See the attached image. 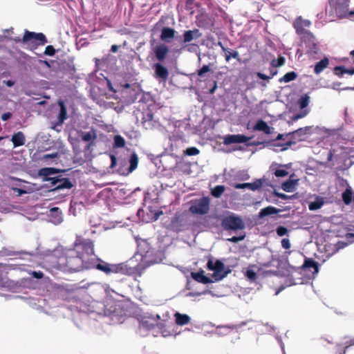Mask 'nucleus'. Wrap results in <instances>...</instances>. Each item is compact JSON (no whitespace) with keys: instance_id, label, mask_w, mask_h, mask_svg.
I'll use <instances>...</instances> for the list:
<instances>
[{"instance_id":"46","label":"nucleus","mask_w":354,"mask_h":354,"mask_svg":"<svg viewBox=\"0 0 354 354\" xmlns=\"http://www.w3.org/2000/svg\"><path fill=\"white\" fill-rule=\"evenodd\" d=\"M276 232L279 236H283L288 232V230L286 227L279 225L277 227Z\"/></svg>"},{"instance_id":"58","label":"nucleus","mask_w":354,"mask_h":354,"mask_svg":"<svg viewBox=\"0 0 354 354\" xmlns=\"http://www.w3.org/2000/svg\"><path fill=\"white\" fill-rule=\"evenodd\" d=\"M209 71V66L208 65H203L202 68H201V75L207 73Z\"/></svg>"},{"instance_id":"26","label":"nucleus","mask_w":354,"mask_h":354,"mask_svg":"<svg viewBox=\"0 0 354 354\" xmlns=\"http://www.w3.org/2000/svg\"><path fill=\"white\" fill-rule=\"evenodd\" d=\"M198 36V30L197 29H194L193 30H186L183 34V42L185 44L189 43L194 39L197 38Z\"/></svg>"},{"instance_id":"59","label":"nucleus","mask_w":354,"mask_h":354,"mask_svg":"<svg viewBox=\"0 0 354 354\" xmlns=\"http://www.w3.org/2000/svg\"><path fill=\"white\" fill-rule=\"evenodd\" d=\"M192 274V278H193L195 281H196L199 282V271H198V272H192V274Z\"/></svg>"},{"instance_id":"40","label":"nucleus","mask_w":354,"mask_h":354,"mask_svg":"<svg viewBox=\"0 0 354 354\" xmlns=\"http://www.w3.org/2000/svg\"><path fill=\"white\" fill-rule=\"evenodd\" d=\"M59 104L61 107L59 114V120L61 122H63L64 120L67 118V111L64 102H62Z\"/></svg>"},{"instance_id":"4","label":"nucleus","mask_w":354,"mask_h":354,"mask_svg":"<svg viewBox=\"0 0 354 354\" xmlns=\"http://www.w3.org/2000/svg\"><path fill=\"white\" fill-rule=\"evenodd\" d=\"M48 42L45 35L42 32H35L25 30L22 38V43L27 45V48L34 51L38 46H43Z\"/></svg>"},{"instance_id":"13","label":"nucleus","mask_w":354,"mask_h":354,"mask_svg":"<svg viewBox=\"0 0 354 354\" xmlns=\"http://www.w3.org/2000/svg\"><path fill=\"white\" fill-rule=\"evenodd\" d=\"M263 186V180L257 179L253 183H235L232 187L235 189H245L248 188L252 191L259 189Z\"/></svg>"},{"instance_id":"16","label":"nucleus","mask_w":354,"mask_h":354,"mask_svg":"<svg viewBox=\"0 0 354 354\" xmlns=\"http://www.w3.org/2000/svg\"><path fill=\"white\" fill-rule=\"evenodd\" d=\"M295 174H292L290 176V178L286 181L283 182L281 184V188L283 191L286 192H294L296 189V186L298 184V179H295Z\"/></svg>"},{"instance_id":"37","label":"nucleus","mask_w":354,"mask_h":354,"mask_svg":"<svg viewBox=\"0 0 354 354\" xmlns=\"http://www.w3.org/2000/svg\"><path fill=\"white\" fill-rule=\"evenodd\" d=\"M310 102V97L308 95V94H304L300 97V98L298 100V104L299 106V108L303 109L306 108Z\"/></svg>"},{"instance_id":"15","label":"nucleus","mask_w":354,"mask_h":354,"mask_svg":"<svg viewBox=\"0 0 354 354\" xmlns=\"http://www.w3.org/2000/svg\"><path fill=\"white\" fill-rule=\"evenodd\" d=\"M153 52L156 58L159 62H162L169 53V48L165 44H159L153 48Z\"/></svg>"},{"instance_id":"31","label":"nucleus","mask_w":354,"mask_h":354,"mask_svg":"<svg viewBox=\"0 0 354 354\" xmlns=\"http://www.w3.org/2000/svg\"><path fill=\"white\" fill-rule=\"evenodd\" d=\"M129 163L130 166L129 167V172H132L133 170H135L138 164V157L136 153L133 152L131 154L130 158H129Z\"/></svg>"},{"instance_id":"28","label":"nucleus","mask_w":354,"mask_h":354,"mask_svg":"<svg viewBox=\"0 0 354 354\" xmlns=\"http://www.w3.org/2000/svg\"><path fill=\"white\" fill-rule=\"evenodd\" d=\"M176 318V324L179 326H183L187 324L190 321V317L185 314H180V313H176L174 314Z\"/></svg>"},{"instance_id":"5","label":"nucleus","mask_w":354,"mask_h":354,"mask_svg":"<svg viewBox=\"0 0 354 354\" xmlns=\"http://www.w3.org/2000/svg\"><path fill=\"white\" fill-rule=\"evenodd\" d=\"M221 225L225 230H241L245 227L243 219L234 214L224 217Z\"/></svg>"},{"instance_id":"20","label":"nucleus","mask_w":354,"mask_h":354,"mask_svg":"<svg viewBox=\"0 0 354 354\" xmlns=\"http://www.w3.org/2000/svg\"><path fill=\"white\" fill-rule=\"evenodd\" d=\"M254 131H263L266 134H271L273 128L268 126V124L263 120H259L255 125L253 127Z\"/></svg>"},{"instance_id":"3","label":"nucleus","mask_w":354,"mask_h":354,"mask_svg":"<svg viewBox=\"0 0 354 354\" xmlns=\"http://www.w3.org/2000/svg\"><path fill=\"white\" fill-rule=\"evenodd\" d=\"M91 261L93 263L91 268H95L106 274L128 273V268L124 263L111 264L100 259H95L93 256L91 257Z\"/></svg>"},{"instance_id":"6","label":"nucleus","mask_w":354,"mask_h":354,"mask_svg":"<svg viewBox=\"0 0 354 354\" xmlns=\"http://www.w3.org/2000/svg\"><path fill=\"white\" fill-rule=\"evenodd\" d=\"M193 223H194L188 218L187 214L182 213L172 218L170 226L174 230L179 232L188 228V227Z\"/></svg>"},{"instance_id":"17","label":"nucleus","mask_w":354,"mask_h":354,"mask_svg":"<svg viewBox=\"0 0 354 354\" xmlns=\"http://www.w3.org/2000/svg\"><path fill=\"white\" fill-rule=\"evenodd\" d=\"M301 270H312L313 274H317L319 272V264L317 261L310 258L305 257L304 262L300 267Z\"/></svg>"},{"instance_id":"57","label":"nucleus","mask_w":354,"mask_h":354,"mask_svg":"<svg viewBox=\"0 0 354 354\" xmlns=\"http://www.w3.org/2000/svg\"><path fill=\"white\" fill-rule=\"evenodd\" d=\"M12 117V113L10 112L4 113L1 115V118L3 121H7Z\"/></svg>"},{"instance_id":"36","label":"nucleus","mask_w":354,"mask_h":354,"mask_svg":"<svg viewBox=\"0 0 354 354\" xmlns=\"http://www.w3.org/2000/svg\"><path fill=\"white\" fill-rule=\"evenodd\" d=\"M225 189L224 185H216L212 189L211 194L215 198H220Z\"/></svg>"},{"instance_id":"35","label":"nucleus","mask_w":354,"mask_h":354,"mask_svg":"<svg viewBox=\"0 0 354 354\" xmlns=\"http://www.w3.org/2000/svg\"><path fill=\"white\" fill-rule=\"evenodd\" d=\"M114 143H113V147L114 148H122L125 146V140L122 136L120 135H116L114 136Z\"/></svg>"},{"instance_id":"21","label":"nucleus","mask_w":354,"mask_h":354,"mask_svg":"<svg viewBox=\"0 0 354 354\" xmlns=\"http://www.w3.org/2000/svg\"><path fill=\"white\" fill-rule=\"evenodd\" d=\"M11 140L13 143L14 147H17L23 146L25 144L26 138L23 132L18 131L13 134Z\"/></svg>"},{"instance_id":"54","label":"nucleus","mask_w":354,"mask_h":354,"mask_svg":"<svg viewBox=\"0 0 354 354\" xmlns=\"http://www.w3.org/2000/svg\"><path fill=\"white\" fill-rule=\"evenodd\" d=\"M281 246L284 249H290V243L288 239H283L281 240Z\"/></svg>"},{"instance_id":"14","label":"nucleus","mask_w":354,"mask_h":354,"mask_svg":"<svg viewBox=\"0 0 354 354\" xmlns=\"http://www.w3.org/2000/svg\"><path fill=\"white\" fill-rule=\"evenodd\" d=\"M250 138L245 135H228L224 138L223 142L225 145H231L234 143H244L248 141Z\"/></svg>"},{"instance_id":"55","label":"nucleus","mask_w":354,"mask_h":354,"mask_svg":"<svg viewBox=\"0 0 354 354\" xmlns=\"http://www.w3.org/2000/svg\"><path fill=\"white\" fill-rule=\"evenodd\" d=\"M245 238V235L239 236H232L230 239H228V241L232 243H237L239 241H241L243 240Z\"/></svg>"},{"instance_id":"25","label":"nucleus","mask_w":354,"mask_h":354,"mask_svg":"<svg viewBox=\"0 0 354 354\" xmlns=\"http://www.w3.org/2000/svg\"><path fill=\"white\" fill-rule=\"evenodd\" d=\"M59 170L53 167H45L39 169V175L44 177V180H46V178H50V176L59 173Z\"/></svg>"},{"instance_id":"39","label":"nucleus","mask_w":354,"mask_h":354,"mask_svg":"<svg viewBox=\"0 0 354 354\" xmlns=\"http://www.w3.org/2000/svg\"><path fill=\"white\" fill-rule=\"evenodd\" d=\"M323 205L324 201H322V199H317L313 202H311L309 204L308 207L310 210L313 211L320 209L323 206Z\"/></svg>"},{"instance_id":"42","label":"nucleus","mask_w":354,"mask_h":354,"mask_svg":"<svg viewBox=\"0 0 354 354\" xmlns=\"http://www.w3.org/2000/svg\"><path fill=\"white\" fill-rule=\"evenodd\" d=\"M140 326L146 330H151L154 327V324L152 323H149V321L147 320L142 319L141 322H140Z\"/></svg>"},{"instance_id":"12","label":"nucleus","mask_w":354,"mask_h":354,"mask_svg":"<svg viewBox=\"0 0 354 354\" xmlns=\"http://www.w3.org/2000/svg\"><path fill=\"white\" fill-rule=\"evenodd\" d=\"M187 205L188 206L187 209H185L183 213L187 214L188 218L196 223L199 218V199L192 200Z\"/></svg>"},{"instance_id":"30","label":"nucleus","mask_w":354,"mask_h":354,"mask_svg":"<svg viewBox=\"0 0 354 354\" xmlns=\"http://www.w3.org/2000/svg\"><path fill=\"white\" fill-rule=\"evenodd\" d=\"M297 73L295 71L286 73L283 77L279 79L280 83H288L291 81L295 80L297 78Z\"/></svg>"},{"instance_id":"48","label":"nucleus","mask_w":354,"mask_h":354,"mask_svg":"<svg viewBox=\"0 0 354 354\" xmlns=\"http://www.w3.org/2000/svg\"><path fill=\"white\" fill-rule=\"evenodd\" d=\"M335 149H330L328 153V156H327V160L328 162H331L334 160H337V156L336 155H335Z\"/></svg>"},{"instance_id":"8","label":"nucleus","mask_w":354,"mask_h":354,"mask_svg":"<svg viewBox=\"0 0 354 354\" xmlns=\"http://www.w3.org/2000/svg\"><path fill=\"white\" fill-rule=\"evenodd\" d=\"M349 1L350 0H330L336 15L341 17H349V12L352 10L348 8Z\"/></svg>"},{"instance_id":"53","label":"nucleus","mask_w":354,"mask_h":354,"mask_svg":"<svg viewBox=\"0 0 354 354\" xmlns=\"http://www.w3.org/2000/svg\"><path fill=\"white\" fill-rule=\"evenodd\" d=\"M57 156H58L57 152L53 153H47V154H44L43 156L42 159L44 160H47L48 159H53V158H57Z\"/></svg>"},{"instance_id":"27","label":"nucleus","mask_w":354,"mask_h":354,"mask_svg":"<svg viewBox=\"0 0 354 354\" xmlns=\"http://www.w3.org/2000/svg\"><path fill=\"white\" fill-rule=\"evenodd\" d=\"M353 198V190L350 186H348L342 194V199L344 203L348 205L351 203Z\"/></svg>"},{"instance_id":"23","label":"nucleus","mask_w":354,"mask_h":354,"mask_svg":"<svg viewBox=\"0 0 354 354\" xmlns=\"http://www.w3.org/2000/svg\"><path fill=\"white\" fill-rule=\"evenodd\" d=\"M175 32L176 31L174 29L169 27H164L161 31L160 39L162 41H169L174 37Z\"/></svg>"},{"instance_id":"61","label":"nucleus","mask_w":354,"mask_h":354,"mask_svg":"<svg viewBox=\"0 0 354 354\" xmlns=\"http://www.w3.org/2000/svg\"><path fill=\"white\" fill-rule=\"evenodd\" d=\"M118 48H119L118 46H117V45H112L111 47V51L113 52V53H116V52H118Z\"/></svg>"},{"instance_id":"56","label":"nucleus","mask_w":354,"mask_h":354,"mask_svg":"<svg viewBox=\"0 0 354 354\" xmlns=\"http://www.w3.org/2000/svg\"><path fill=\"white\" fill-rule=\"evenodd\" d=\"M110 158H111V165H110V167H111V168H113V167H115L116 166V165H117V158H116V157H115L114 155H113V154H111V155H110Z\"/></svg>"},{"instance_id":"18","label":"nucleus","mask_w":354,"mask_h":354,"mask_svg":"<svg viewBox=\"0 0 354 354\" xmlns=\"http://www.w3.org/2000/svg\"><path fill=\"white\" fill-rule=\"evenodd\" d=\"M155 74L157 78L160 79L162 81H166L169 76V71L167 68L163 66L160 63L154 64Z\"/></svg>"},{"instance_id":"2","label":"nucleus","mask_w":354,"mask_h":354,"mask_svg":"<svg viewBox=\"0 0 354 354\" xmlns=\"http://www.w3.org/2000/svg\"><path fill=\"white\" fill-rule=\"evenodd\" d=\"M207 266V268L214 271V272L212 274V279H210L203 275V271L201 269V283H203L221 281L231 272V270L228 268H225L224 263L220 260H216L214 262L212 259H209Z\"/></svg>"},{"instance_id":"1","label":"nucleus","mask_w":354,"mask_h":354,"mask_svg":"<svg viewBox=\"0 0 354 354\" xmlns=\"http://www.w3.org/2000/svg\"><path fill=\"white\" fill-rule=\"evenodd\" d=\"M91 256H94V245L91 240L77 237L75 248L63 252L57 257L55 267L63 272H79L91 269L93 263Z\"/></svg>"},{"instance_id":"7","label":"nucleus","mask_w":354,"mask_h":354,"mask_svg":"<svg viewBox=\"0 0 354 354\" xmlns=\"http://www.w3.org/2000/svg\"><path fill=\"white\" fill-rule=\"evenodd\" d=\"M312 22L303 18L301 16L297 17L293 21L292 26L295 30L296 33L301 37L307 33L311 32L308 30V28L311 26Z\"/></svg>"},{"instance_id":"24","label":"nucleus","mask_w":354,"mask_h":354,"mask_svg":"<svg viewBox=\"0 0 354 354\" xmlns=\"http://www.w3.org/2000/svg\"><path fill=\"white\" fill-rule=\"evenodd\" d=\"M274 165H272L270 167V169L273 171V174L276 177L281 178V177H285L288 175V172L283 169V167H286V169L290 167V165H280L278 168L274 169Z\"/></svg>"},{"instance_id":"62","label":"nucleus","mask_w":354,"mask_h":354,"mask_svg":"<svg viewBox=\"0 0 354 354\" xmlns=\"http://www.w3.org/2000/svg\"><path fill=\"white\" fill-rule=\"evenodd\" d=\"M39 62L45 64L48 68H50V64H49V62L48 61H46V60H39Z\"/></svg>"},{"instance_id":"64","label":"nucleus","mask_w":354,"mask_h":354,"mask_svg":"<svg viewBox=\"0 0 354 354\" xmlns=\"http://www.w3.org/2000/svg\"><path fill=\"white\" fill-rule=\"evenodd\" d=\"M14 84H15L14 82L12 80H8L6 82V85L9 87L12 86L14 85Z\"/></svg>"},{"instance_id":"45","label":"nucleus","mask_w":354,"mask_h":354,"mask_svg":"<svg viewBox=\"0 0 354 354\" xmlns=\"http://www.w3.org/2000/svg\"><path fill=\"white\" fill-rule=\"evenodd\" d=\"M343 353L344 354H354V340L344 348Z\"/></svg>"},{"instance_id":"47","label":"nucleus","mask_w":354,"mask_h":354,"mask_svg":"<svg viewBox=\"0 0 354 354\" xmlns=\"http://www.w3.org/2000/svg\"><path fill=\"white\" fill-rule=\"evenodd\" d=\"M55 53V49L51 45L47 46L46 47L44 54L49 56H53Z\"/></svg>"},{"instance_id":"41","label":"nucleus","mask_w":354,"mask_h":354,"mask_svg":"<svg viewBox=\"0 0 354 354\" xmlns=\"http://www.w3.org/2000/svg\"><path fill=\"white\" fill-rule=\"evenodd\" d=\"M346 68L343 66H338L334 68V73L338 77H342L345 74Z\"/></svg>"},{"instance_id":"38","label":"nucleus","mask_w":354,"mask_h":354,"mask_svg":"<svg viewBox=\"0 0 354 354\" xmlns=\"http://www.w3.org/2000/svg\"><path fill=\"white\" fill-rule=\"evenodd\" d=\"M209 210V199L203 197L201 198V215L206 214Z\"/></svg>"},{"instance_id":"60","label":"nucleus","mask_w":354,"mask_h":354,"mask_svg":"<svg viewBox=\"0 0 354 354\" xmlns=\"http://www.w3.org/2000/svg\"><path fill=\"white\" fill-rule=\"evenodd\" d=\"M13 190L15 192H17L19 196L26 193V192L25 190L20 189V188H14Z\"/></svg>"},{"instance_id":"63","label":"nucleus","mask_w":354,"mask_h":354,"mask_svg":"<svg viewBox=\"0 0 354 354\" xmlns=\"http://www.w3.org/2000/svg\"><path fill=\"white\" fill-rule=\"evenodd\" d=\"M217 88V84H216V82H214V86L209 90V93H214V92L215 91L216 88Z\"/></svg>"},{"instance_id":"51","label":"nucleus","mask_w":354,"mask_h":354,"mask_svg":"<svg viewBox=\"0 0 354 354\" xmlns=\"http://www.w3.org/2000/svg\"><path fill=\"white\" fill-rule=\"evenodd\" d=\"M30 274L32 277L37 279H40L44 277V273L41 271H32Z\"/></svg>"},{"instance_id":"19","label":"nucleus","mask_w":354,"mask_h":354,"mask_svg":"<svg viewBox=\"0 0 354 354\" xmlns=\"http://www.w3.org/2000/svg\"><path fill=\"white\" fill-rule=\"evenodd\" d=\"M218 46H221V49L223 52H225V59L226 62H229L230 59L232 57L234 59H237L239 62L241 61V59L239 57V52L236 50H232L229 48H225L221 42H218Z\"/></svg>"},{"instance_id":"43","label":"nucleus","mask_w":354,"mask_h":354,"mask_svg":"<svg viewBox=\"0 0 354 354\" xmlns=\"http://www.w3.org/2000/svg\"><path fill=\"white\" fill-rule=\"evenodd\" d=\"M199 153V150L196 147H189L184 151V154L186 156H195Z\"/></svg>"},{"instance_id":"33","label":"nucleus","mask_w":354,"mask_h":354,"mask_svg":"<svg viewBox=\"0 0 354 354\" xmlns=\"http://www.w3.org/2000/svg\"><path fill=\"white\" fill-rule=\"evenodd\" d=\"M277 73H278L277 70H274L273 68H270V75H267L263 74L260 72L257 73L256 75L259 79L268 81L269 80L272 78L274 76H275L277 74Z\"/></svg>"},{"instance_id":"29","label":"nucleus","mask_w":354,"mask_h":354,"mask_svg":"<svg viewBox=\"0 0 354 354\" xmlns=\"http://www.w3.org/2000/svg\"><path fill=\"white\" fill-rule=\"evenodd\" d=\"M279 209H277L274 207L268 206L261 209V211L259 212V216L260 218H263L266 216L277 214L279 212Z\"/></svg>"},{"instance_id":"22","label":"nucleus","mask_w":354,"mask_h":354,"mask_svg":"<svg viewBox=\"0 0 354 354\" xmlns=\"http://www.w3.org/2000/svg\"><path fill=\"white\" fill-rule=\"evenodd\" d=\"M329 64V60L327 57H324L319 62H317L315 65L314 73L316 75H319L324 69H326Z\"/></svg>"},{"instance_id":"11","label":"nucleus","mask_w":354,"mask_h":354,"mask_svg":"<svg viewBox=\"0 0 354 354\" xmlns=\"http://www.w3.org/2000/svg\"><path fill=\"white\" fill-rule=\"evenodd\" d=\"M46 180L50 183L52 190H60L64 189H71L73 184L68 178H62V176H55L54 178H46Z\"/></svg>"},{"instance_id":"50","label":"nucleus","mask_w":354,"mask_h":354,"mask_svg":"<svg viewBox=\"0 0 354 354\" xmlns=\"http://www.w3.org/2000/svg\"><path fill=\"white\" fill-rule=\"evenodd\" d=\"M274 194L277 196L278 198L283 199V200H288L292 198V196H288L283 193H280L277 192H274Z\"/></svg>"},{"instance_id":"34","label":"nucleus","mask_w":354,"mask_h":354,"mask_svg":"<svg viewBox=\"0 0 354 354\" xmlns=\"http://www.w3.org/2000/svg\"><path fill=\"white\" fill-rule=\"evenodd\" d=\"M286 59L281 55H279L277 59H273L270 62V65L273 68L281 67L285 64Z\"/></svg>"},{"instance_id":"32","label":"nucleus","mask_w":354,"mask_h":354,"mask_svg":"<svg viewBox=\"0 0 354 354\" xmlns=\"http://www.w3.org/2000/svg\"><path fill=\"white\" fill-rule=\"evenodd\" d=\"M309 131V127H306L305 128H299L295 131H293L288 134L286 136L292 135L293 138H300L304 135H306L308 131Z\"/></svg>"},{"instance_id":"52","label":"nucleus","mask_w":354,"mask_h":354,"mask_svg":"<svg viewBox=\"0 0 354 354\" xmlns=\"http://www.w3.org/2000/svg\"><path fill=\"white\" fill-rule=\"evenodd\" d=\"M153 118V114L151 111H148L147 113L144 114L142 118L143 122L151 121Z\"/></svg>"},{"instance_id":"10","label":"nucleus","mask_w":354,"mask_h":354,"mask_svg":"<svg viewBox=\"0 0 354 354\" xmlns=\"http://www.w3.org/2000/svg\"><path fill=\"white\" fill-rule=\"evenodd\" d=\"M79 136L80 138V140L86 143L84 151H91V147L95 145V141L97 137L96 130L92 129L89 131H80L79 133Z\"/></svg>"},{"instance_id":"44","label":"nucleus","mask_w":354,"mask_h":354,"mask_svg":"<svg viewBox=\"0 0 354 354\" xmlns=\"http://www.w3.org/2000/svg\"><path fill=\"white\" fill-rule=\"evenodd\" d=\"M184 48H186L189 52L197 53L198 46L196 44H187L184 46Z\"/></svg>"},{"instance_id":"9","label":"nucleus","mask_w":354,"mask_h":354,"mask_svg":"<svg viewBox=\"0 0 354 354\" xmlns=\"http://www.w3.org/2000/svg\"><path fill=\"white\" fill-rule=\"evenodd\" d=\"M300 38L301 42L305 45L307 54L315 55L318 53L319 46L316 41L315 37L312 32L307 33V35H304Z\"/></svg>"},{"instance_id":"49","label":"nucleus","mask_w":354,"mask_h":354,"mask_svg":"<svg viewBox=\"0 0 354 354\" xmlns=\"http://www.w3.org/2000/svg\"><path fill=\"white\" fill-rule=\"evenodd\" d=\"M246 277L251 280H255L257 278L256 272L252 270H248L245 274Z\"/></svg>"}]
</instances>
